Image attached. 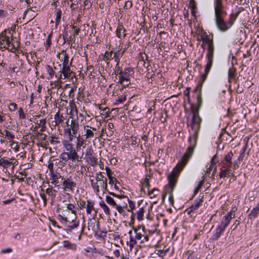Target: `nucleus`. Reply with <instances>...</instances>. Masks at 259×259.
<instances>
[{
    "label": "nucleus",
    "instance_id": "61",
    "mask_svg": "<svg viewBox=\"0 0 259 259\" xmlns=\"http://www.w3.org/2000/svg\"><path fill=\"white\" fill-rule=\"evenodd\" d=\"M193 252V250H189L186 253V255H188L187 259H194V254Z\"/></svg>",
    "mask_w": 259,
    "mask_h": 259
},
{
    "label": "nucleus",
    "instance_id": "58",
    "mask_svg": "<svg viewBox=\"0 0 259 259\" xmlns=\"http://www.w3.org/2000/svg\"><path fill=\"white\" fill-rule=\"evenodd\" d=\"M127 202L129 205V207L130 208V209H127V211H130L131 210H134L135 208V204L132 200L129 199L127 198Z\"/></svg>",
    "mask_w": 259,
    "mask_h": 259
},
{
    "label": "nucleus",
    "instance_id": "46",
    "mask_svg": "<svg viewBox=\"0 0 259 259\" xmlns=\"http://www.w3.org/2000/svg\"><path fill=\"white\" fill-rule=\"evenodd\" d=\"M7 30H5L0 33V44H2L3 42L5 41V40L8 39V36L6 35Z\"/></svg>",
    "mask_w": 259,
    "mask_h": 259
},
{
    "label": "nucleus",
    "instance_id": "55",
    "mask_svg": "<svg viewBox=\"0 0 259 259\" xmlns=\"http://www.w3.org/2000/svg\"><path fill=\"white\" fill-rule=\"evenodd\" d=\"M121 43L119 42V45L118 46L114 48H112L111 51L114 54L115 53L121 54V53H122V51H121L122 49V46H121Z\"/></svg>",
    "mask_w": 259,
    "mask_h": 259
},
{
    "label": "nucleus",
    "instance_id": "4",
    "mask_svg": "<svg viewBox=\"0 0 259 259\" xmlns=\"http://www.w3.org/2000/svg\"><path fill=\"white\" fill-rule=\"evenodd\" d=\"M190 88H187L184 91V95L186 98L184 99L185 108L186 110L190 111V115L191 116V119L188 117L187 119V124L189 127L188 131L189 132V137H192L191 143L194 148V103L191 100L190 96Z\"/></svg>",
    "mask_w": 259,
    "mask_h": 259
},
{
    "label": "nucleus",
    "instance_id": "11",
    "mask_svg": "<svg viewBox=\"0 0 259 259\" xmlns=\"http://www.w3.org/2000/svg\"><path fill=\"white\" fill-rule=\"evenodd\" d=\"M107 181L106 178H105L104 180H99L96 182H95L93 180H90L91 187L96 195H98L100 192V187L103 188L107 184Z\"/></svg>",
    "mask_w": 259,
    "mask_h": 259
},
{
    "label": "nucleus",
    "instance_id": "39",
    "mask_svg": "<svg viewBox=\"0 0 259 259\" xmlns=\"http://www.w3.org/2000/svg\"><path fill=\"white\" fill-rule=\"evenodd\" d=\"M89 127L92 128L91 127L89 126V125L84 126V130L86 131V133L85 134L86 139H89L90 138H92L94 137V132L89 128Z\"/></svg>",
    "mask_w": 259,
    "mask_h": 259
},
{
    "label": "nucleus",
    "instance_id": "9",
    "mask_svg": "<svg viewBox=\"0 0 259 259\" xmlns=\"http://www.w3.org/2000/svg\"><path fill=\"white\" fill-rule=\"evenodd\" d=\"M93 150L91 148L87 149L85 152V158L89 164L92 166H94L98 163V159L93 155Z\"/></svg>",
    "mask_w": 259,
    "mask_h": 259
},
{
    "label": "nucleus",
    "instance_id": "48",
    "mask_svg": "<svg viewBox=\"0 0 259 259\" xmlns=\"http://www.w3.org/2000/svg\"><path fill=\"white\" fill-rule=\"evenodd\" d=\"M69 114L70 115V116L68 118L67 121L66 122H68L69 123L70 119H72V117L74 116H77V110L75 109H71L70 111L69 112Z\"/></svg>",
    "mask_w": 259,
    "mask_h": 259
},
{
    "label": "nucleus",
    "instance_id": "5",
    "mask_svg": "<svg viewBox=\"0 0 259 259\" xmlns=\"http://www.w3.org/2000/svg\"><path fill=\"white\" fill-rule=\"evenodd\" d=\"M134 74L133 68L130 67H126L122 71H120L118 76V83L122 85L123 88L127 87L130 83L126 84H123L124 81H129L130 78Z\"/></svg>",
    "mask_w": 259,
    "mask_h": 259
},
{
    "label": "nucleus",
    "instance_id": "27",
    "mask_svg": "<svg viewBox=\"0 0 259 259\" xmlns=\"http://www.w3.org/2000/svg\"><path fill=\"white\" fill-rule=\"evenodd\" d=\"M225 230V228L218 225L213 236V239H218L221 236L222 234L224 232Z\"/></svg>",
    "mask_w": 259,
    "mask_h": 259
},
{
    "label": "nucleus",
    "instance_id": "38",
    "mask_svg": "<svg viewBox=\"0 0 259 259\" xmlns=\"http://www.w3.org/2000/svg\"><path fill=\"white\" fill-rule=\"evenodd\" d=\"M125 50L122 51L121 54L115 53L113 54V58L114 61L116 62V64H119L120 60L122 58Z\"/></svg>",
    "mask_w": 259,
    "mask_h": 259
},
{
    "label": "nucleus",
    "instance_id": "42",
    "mask_svg": "<svg viewBox=\"0 0 259 259\" xmlns=\"http://www.w3.org/2000/svg\"><path fill=\"white\" fill-rule=\"evenodd\" d=\"M106 202L110 205L114 207L115 205H116V203L113 198L110 196L107 195L106 196Z\"/></svg>",
    "mask_w": 259,
    "mask_h": 259
},
{
    "label": "nucleus",
    "instance_id": "53",
    "mask_svg": "<svg viewBox=\"0 0 259 259\" xmlns=\"http://www.w3.org/2000/svg\"><path fill=\"white\" fill-rule=\"evenodd\" d=\"M67 207V209L70 210L72 213L76 214L77 209L74 204L72 203H68Z\"/></svg>",
    "mask_w": 259,
    "mask_h": 259
},
{
    "label": "nucleus",
    "instance_id": "47",
    "mask_svg": "<svg viewBox=\"0 0 259 259\" xmlns=\"http://www.w3.org/2000/svg\"><path fill=\"white\" fill-rule=\"evenodd\" d=\"M39 121L40 123H41V125H40L41 128L39 130V132L41 133V132L45 131L47 129L46 119V118L41 119L39 120Z\"/></svg>",
    "mask_w": 259,
    "mask_h": 259
},
{
    "label": "nucleus",
    "instance_id": "36",
    "mask_svg": "<svg viewBox=\"0 0 259 259\" xmlns=\"http://www.w3.org/2000/svg\"><path fill=\"white\" fill-rule=\"evenodd\" d=\"M59 158L65 162L69 161V152H63L59 155Z\"/></svg>",
    "mask_w": 259,
    "mask_h": 259
},
{
    "label": "nucleus",
    "instance_id": "63",
    "mask_svg": "<svg viewBox=\"0 0 259 259\" xmlns=\"http://www.w3.org/2000/svg\"><path fill=\"white\" fill-rule=\"evenodd\" d=\"M18 112H19V116L20 118H21V119L25 118V117H26L25 114L24 112H23V109L21 108H19Z\"/></svg>",
    "mask_w": 259,
    "mask_h": 259
},
{
    "label": "nucleus",
    "instance_id": "12",
    "mask_svg": "<svg viewBox=\"0 0 259 259\" xmlns=\"http://www.w3.org/2000/svg\"><path fill=\"white\" fill-rule=\"evenodd\" d=\"M69 224L66 225V227L65 229V231L68 234L71 233L72 232L73 230L77 228L79 226V221L76 220V217L74 220H72L71 222L69 223Z\"/></svg>",
    "mask_w": 259,
    "mask_h": 259
},
{
    "label": "nucleus",
    "instance_id": "21",
    "mask_svg": "<svg viewBox=\"0 0 259 259\" xmlns=\"http://www.w3.org/2000/svg\"><path fill=\"white\" fill-rule=\"evenodd\" d=\"M64 120V117L62 114H60L59 112L56 113L54 116V120L52 121V125L57 126L61 123Z\"/></svg>",
    "mask_w": 259,
    "mask_h": 259
},
{
    "label": "nucleus",
    "instance_id": "13",
    "mask_svg": "<svg viewBox=\"0 0 259 259\" xmlns=\"http://www.w3.org/2000/svg\"><path fill=\"white\" fill-rule=\"evenodd\" d=\"M69 125L70 126H68L67 127H69V128L72 130V131L73 132V134H77L79 128L77 115L72 117Z\"/></svg>",
    "mask_w": 259,
    "mask_h": 259
},
{
    "label": "nucleus",
    "instance_id": "33",
    "mask_svg": "<svg viewBox=\"0 0 259 259\" xmlns=\"http://www.w3.org/2000/svg\"><path fill=\"white\" fill-rule=\"evenodd\" d=\"M77 150H75L74 151L69 152V163H73V162H76V159L78 158V154L77 153Z\"/></svg>",
    "mask_w": 259,
    "mask_h": 259
},
{
    "label": "nucleus",
    "instance_id": "60",
    "mask_svg": "<svg viewBox=\"0 0 259 259\" xmlns=\"http://www.w3.org/2000/svg\"><path fill=\"white\" fill-rule=\"evenodd\" d=\"M105 178L104 176L102 174L101 172H99L98 173H97L96 176V181H99V180H104V179Z\"/></svg>",
    "mask_w": 259,
    "mask_h": 259
},
{
    "label": "nucleus",
    "instance_id": "18",
    "mask_svg": "<svg viewBox=\"0 0 259 259\" xmlns=\"http://www.w3.org/2000/svg\"><path fill=\"white\" fill-rule=\"evenodd\" d=\"M61 56L60 61L62 62V66L63 65H72V62H69V56L66 54V50H63L62 51L61 53L60 54Z\"/></svg>",
    "mask_w": 259,
    "mask_h": 259
},
{
    "label": "nucleus",
    "instance_id": "50",
    "mask_svg": "<svg viewBox=\"0 0 259 259\" xmlns=\"http://www.w3.org/2000/svg\"><path fill=\"white\" fill-rule=\"evenodd\" d=\"M104 54H105V56H106L105 62H106L108 60H111L113 59V56L114 53L112 52V51H111L110 52L106 51Z\"/></svg>",
    "mask_w": 259,
    "mask_h": 259
},
{
    "label": "nucleus",
    "instance_id": "14",
    "mask_svg": "<svg viewBox=\"0 0 259 259\" xmlns=\"http://www.w3.org/2000/svg\"><path fill=\"white\" fill-rule=\"evenodd\" d=\"M234 156L233 153L232 152L228 153L224 157V160L222 161L223 167H231L232 164V158Z\"/></svg>",
    "mask_w": 259,
    "mask_h": 259
},
{
    "label": "nucleus",
    "instance_id": "8",
    "mask_svg": "<svg viewBox=\"0 0 259 259\" xmlns=\"http://www.w3.org/2000/svg\"><path fill=\"white\" fill-rule=\"evenodd\" d=\"M235 209L232 208L229 212H227L223 217L220 224L219 226L226 229L230 224L231 220L235 217Z\"/></svg>",
    "mask_w": 259,
    "mask_h": 259
},
{
    "label": "nucleus",
    "instance_id": "17",
    "mask_svg": "<svg viewBox=\"0 0 259 259\" xmlns=\"http://www.w3.org/2000/svg\"><path fill=\"white\" fill-rule=\"evenodd\" d=\"M76 134H73V132L69 127H65L64 129V136L67 139V141H72L74 137H76Z\"/></svg>",
    "mask_w": 259,
    "mask_h": 259
},
{
    "label": "nucleus",
    "instance_id": "24",
    "mask_svg": "<svg viewBox=\"0 0 259 259\" xmlns=\"http://www.w3.org/2000/svg\"><path fill=\"white\" fill-rule=\"evenodd\" d=\"M105 170L107 173V177L109 179V184L110 185H112L114 182H117V179L111 176V170L109 167L106 166Z\"/></svg>",
    "mask_w": 259,
    "mask_h": 259
},
{
    "label": "nucleus",
    "instance_id": "40",
    "mask_svg": "<svg viewBox=\"0 0 259 259\" xmlns=\"http://www.w3.org/2000/svg\"><path fill=\"white\" fill-rule=\"evenodd\" d=\"M126 100V96L122 95L120 96H118L115 101L114 104L116 105H118L120 104L123 103Z\"/></svg>",
    "mask_w": 259,
    "mask_h": 259
},
{
    "label": "nucleus",
    "instance_id": "2",
    "mask_svg": "<svg viewBox=\"0 0 259 259\" xmlns=\"http://www.w3.org/2000/svg\"><path fill=\"white\" fill-rule=\"evenodd\" d=\"M192 137H190L188 139L189 143V146L187 148L185 153L183 157L179 161L176 166L169 173L167 177L168 181V185L165 186V193L169 194L168 200L170 204L173 205L174 203V197L172 192L175 189V186L177 182V179L179 176V174L184 166L187 163L189 160L191 158L194 151V148L192 146L191 143Z\"/></svg>",
    "mask_w": 259,
    "mask_h": 259
},
{
    "label": "nucleus",
    "instance_id": "6",
    "mask_svg": "<svg viewBox=\"0 0 259 259\" xmlns=\"http://www.w3.org/2000/svg\"><path fill=\"white\" fill-rule=\"evenodd\" d=\"M197 105L195 104V141L196 140L197 135L200 130V124L202 121L201 118L198 115L199 108L200 107L202 104V98L201 96V92L199 91V93L197 95ZM196 144V143H195Z\"/></svg>",
    "mask_w": 259,
    "mask_h": 259
},
{
    "label": "nucleus",
    "instance_id": "62",
    "mask_svg": "<svg viewBox=\"0 0 259 259\" xmlns=\"http://www.w3.org/2000/svg\"><path fill=\"white\" fill-rule=\"evenodd\" d=\"M55 164L58 165L59 168H62L66 165V162L60 160L58 162L57 161L55 162Z\"/></svg>",
    "mask_w": 259,
    "mask_h": 259
},
{
    "label": "nucleus",
    "instance_id": "44",
    "mask_svg": "<svg viewBox=\"0 0 259 259\" xmlns=\"http://www.w3.org/2000/svg\"><path fill=\"white\" fill-rule=\"evenodd\" d=\"M13 159H12V158H11L10 160L5 159L4 158H3L2 166H3V167L5 168L10 167L11 166V164L12 163V162L11 160H12Z\"/></svg>",
    "mask_w": 259,
    "mask_h": 259
},
{
    "label": "nucleus",
    "instance_id": "26",
    "mask_svg": "<svg viewBox=\"0 0 259 259\" xmlns=\"http://www.w3.org/2000/svg\"><path fill=\"white\" fill-rule=\"evenodd\" d=\"M230 168L227 167H223L220 169L219 176L221 178H225L227 175H233V173L230 172Z\"/></svg>",
    "mask_w": 259,
    "mask_h": 259
},
{
    "label": "nucleus",
    "instance_id": "29",
    "mask_svg": "<svg viewBox=\"0 0 259 259\" xmlns=\"http://www.w3.org/2000/svg\"><path fill=\"white\" fill-rule=\"evenodd\" d=\"M51 178L52 180V184L56 185L59 183V179L63 177H62L60 174L55 172L52 173V174L51 175Z\"/></svg>",
    "mask_w": 259,
    "mask_h": 259
},
{
    "label": "nucleus",
    "instance_id": "23",
    "mask_svg": "<svg viewBox=\"0 0 259 259\" xmlns=\"http://www.w3.org/2000/svg\"><path fill=\"white\" fill-rule=\"evenodd\" d=\"M259 214V203L257 204V205L253 207L250 213L248 214V218L250 219H252L255 218L258 214Z\"/></svg>",
    "mask_w": 259,
    "mask_h": 259
},
{
    "label": "nucleus",
    "instance_id": "56",
    "mask_svg": "<svg viewBox=\"0 0 259 259\" xmlns=\"http://www.w3.org/2000/svg\"><path fill=\"white\" fill-rule=\"evenodd\" d=\"M10 144V146L12 149H14L15 152H17L19 150V147L18 146V143L17 142L12 141Z\"/></svg>",
    "mask_w": 259,
    "mask_h": 259
},
{
    "label": "nucleus",
    "instance_id": "57",
    "mask_svg": "<svg viewBox=\"0 0 259 259\" xmlns=\"http://www.w3.org/2000/svg\"><path fill=\"white\" fill-rule=\"evenodd\" d=\"M219 162L218 156L217 154L214 155L211 158L210 161V164L213 166H216V164Z\"/></svg>",
    "mask_w": 259,
    "mask_h": 259
},
{
    "label": "nucleus",
    "instance_id": "30",
    "mask_svg": "<svg viewBox=\"0 0 259 259\" xmlns=\"http://www.w3.org/2000/svg\"><path fill=\"white\" fill-rule=\"evenodd\" d=\"M46 192L51 197L52 201L53 202L56 198L55 193L57 192V190L53 188H49L46 190Z\"/></svg>",
    "mask_w": 259,
    "mask_h": 259
},
{
    "label": "nucleus",
    "instance_id": "10",
    "mask_svg": "<svg viewBox=\"0 0 259 259\" xmlns=\"http://www.w3.org/2000/svg\"><path fill=\"white\" fill-rule=\"evenodd\" d=\"M62 185L64 187V191L70 190L73 191L74 188L76 187V184L71 179V177L69 178H61Z\"/></svg>",
    "mask_w": 259,
    "mask_h": 259
},
{
    "label": "nucleus",
    "instance_id": "1",
    "mask_svg": "<svg viewBox=\"0 0 259 259\" xmlns=\"http://www.w3.org/2000/svg\"><path fill=\"white\" fill-rule=\"evenodd\" d=\"M196 33L197 35V40L198 41H202L201 46L202 47L206 46L207 48V64L204 69L202 68L201 66L199 65L198 63L197 64H195V67L198 68L200 73V77L199 78L197 85L195 88V92L197 91H201L202 84L206 80L212 65L214 50L212 36L208 35L207 33L204 31L199 26L197 27L195 33ZM196 63L195 62V63Z\"/></svg>",
    "mask_w": 259,
    "mask_h": 259
},
{
    "label": "nucleus",
    "instance_id": "51",
    "mask_svg": "<svg viewBox=\"0 0 259 259\" xmlns=\"http://www.w3.org/2000/svg\"><path fill=\"white\" fill-rule=\"evenodd\" d=\"M50 141L52 145H57L60 143V141L58 140V138L56 136H52L50 137Z\"/></svg>",
    "mask_w": 259,
    "mask_h": 259
},
{
    "label": "nucleus",
    "instance_id": "45",
    "mask_svg": "<svg viewBox=\"0 0 259 259\" xmlns=\"http://www.w3.org/2000/svg\"><path fill=\"white\" fill-rule=\"evenodd\" d=\"M236 75V69L234 67H231L228 71V77L229 78L233 79L235 77Z\"/></svg>",
    "mask_w": 259,
    "mask_h": 259
},
{
    "label": "nucleus",
    "instance_id": "52",
    "mask_svg": "<svg viewBox=\"0 0 259 259\" xmlns=\"http://www.w3.org/2000/svg\"><path fill=\"white\" fill-rule=\"evenodd\" d=\"M46 70L48 74L49 75V77L52 78L55 74V71H54L53 68L50 65H47Z\"/></svg>",
    "mask_w": 259,
    "mask_h": 259
},
{
    "label": "nucleus",
    "instance_id": "16",
    "mask_svg": "<svg viewBox=\"0 0 259 259\" xmlns=\"http://www.w3.org/2000/svg\"><path fill=\"white\" fill-rule=\"evenodd\" d=\"M125 29L121 24H119L115 31L116 36L120 39L124 38L126 34L125 33Z\"/></svg>",
    "mask_w": 259,
    "mask_h": 259
},
{
    "label": "nucleus",
    "instance_id": "7",
    "mask_svg": "<svg viewBox=\"0 0 259 259\" xmlns=\"http://www.w3.org/2000/svg\"><path fill=\"white\" fill-rule=\"evenodd\" d=\"M189 8L191 10V13L192 18L191 20L188 19L189 11L188 10L184 9V15L185 18L187 19L188 23L189 25L190 28L191 30V33H193L192 31V20L194 22V0H190L188 4Z\"/></svg>",
    "mask_w": 259,
    "mask_h": 259
},
{
    "label": "nucleus",
    "instance_id": "35",
    "mask_svg": "<svg viewBox=\"0 0 259 259\" xmlns=\"http://www.w3.org/2000/svg\"><path fill=\"white\" fill-rule=\"evenodd\" d=\"M63 246L68 249L75 250L76 248V245L75 244H72L68 240H64L63 242Z\"/></svg>",
    "mask_w": 259,
    "mask_h": 259
},
{
    "label": "nucleus",
    "instance_id": "59",
    "mask_svg": "<svg viewBox=\"0 0 259 259\" xmlns=\"http://www.w3.org/2000/svg\"><path fill=\"white\" fill-rule=\"evenodd\" d=\"M137 244V240L134 238L132 236L130 237V244L129 246L133 247L135 245Z\"/></svg>",
    "mask_w": 259,
    "mask_h": 259
},
{
    "label": "nucleus",
    "instance_id": "25",
    "mask_svg": "<svg viewBox=\"0 0 259 259\" xmlns=\"http://www.w3.org/2000/svg\"><path fill=\"white\" fill-rule=\"evenodd\" d=\"M75 137L76 138V144L75 148L77 151H79L81 147L84 145L85 141V140H84L79 134Z\"/></svg>",
    "mask_w": 259,
    "mask_h": 259
},
{
    "label": "nucleus",
    "instance_id": "37",
    "mask_svg": "<svg viewBox=\"0 0 259 259\" xmlns=\"http://www.w3.org/2000/svg\"><path fill=\"white\" fill-rule=\"evenodd\" d=\"M169 247L164 246L163 249H157L156 254L160 257L164 256L169 250Z\"/></svg>",
    "mask_w": 259,
    "mask_h": 259
},
{
    "label": "nucleus",
    "instance_id": "3",
    "mask_svg": "<svg viewBox=\"0 0 259 259\" xmlns=\"http://www.w3.org/2000/svg\"><path fill=\"white\" fill-rule=\"evenodd\" d=\"M214 20L217 28L221 32H226L231 27V24L224 20L227 14L223 0H213Z\"/></svg>",
    "mask_w": 259,
    "mask_h": 259
},
{
    "label": "nucleus",
    "instance_id": "20",
    "mask_svg": "<svg viewBox=\"0 0 259 259\" xmlns=\"http://www.w3.org/2000/svg\"><path fill=\"white\" fill-rule=\"evenodd\" d=\"M71 141L63 140L62 142L63 147L65 149L66 152H71L76 150L73 148V145Z\"/></svg>",
    "mask_w": 259,
    "mask_h": 259
},
{
    "label": "nucleus",
    "instance_id": "22",
    "mask_svg": "<svg viewBox=\"0 0 259 259\" xmlns=\"http://www.w3.org/2000/svg\"><path fill=\"white\" fill-rule=\"evenodd\" d=\"M217 171V166L210 164L205 171V175L209 178H213Z\"/></svg>",
    "mask_w": 259,
    "mask_h": 259
},
{
    "label": "nucleus",
    "instance_id": "41",
    "mask_svg": "<svg viewBox=\"0 0 259 259\" xmlns=\"http://www.w3.org/2000/svg\"><path fill=\"white\" fill-rule=\"evenodd\" d=\"M239 15V12H236L235 13H231L229 16V19L228 20V23H230L231 24V26L233 25L234 22L236 20Z\"/></svg>",
    "mask_w": 259,
    "mask_h": 259
},
{
    "label": "nucleus",
    "instance_id": "28",
    "mask_svg": "<svg viewBox=\"0 0 259 259\" xmlns=\"http://www.w3.org/2000/svg\"><path fill=\"white\" fill-rule=\"evenodd\" d=\"M87 206H86V212L88 214H90L92 210H94L95 202L92 200H87Z\"/></svg>",
    "mask_w": 259,
    "mask_h": 259
},
{
    "label": "nucleus",
    "instance_id": "54",
    "mask_svg": "<svg viewBox=\"0 0 259 259\" xmlns=\"http://www.w3.org/2000/svg\"><path fill=\"white\" fill-rule=\"evenodd\" d=\"M139 229L136 228H134V233L136 234L135 238L136 240H140L143 237V235H142L141 233H138Z\"/></svg>",
    "mask_w": 259,
    "mask_h": 259
},
{
    "label": "nucleus",
    "instance_id": "49",
    "mask_svg": "<svg viewBox=\"0 0 259 259\" xmlns=\"http://www.w3.org/2000/svg\"><path fill=\"white\" fill-rule=\"evenodd\" d=\"M58 220L66 227V225H67L69 222L66 217H63L61 215H59Z\"/></svg>",
    "mask_w": 259,
    "mask_h": 259
},
{
    "label": "nucleus",
    "instance_id": "43",
    "mask_svg": "<svg viewBox=\"0 0 259 259\" xmlns=\"http://www.w3.org/2000/svg\"><path fill=\"white\" fill-rule=\"evenodd\" d=\"M144 213V209L143 207L140 208L137 211V218L139 221H141V220H143Z\"/></svg>",
    "mask_w": 259,
    "mask_h": 259
},
{
    "label": "nucleus",
    "instance_id": "32",
    "mask_svg": "<svg viewBox=\"0 0 259 259\" xmlns=\"http://www.w3.org/2000/svg\"><path fill=\"white\" fill-rule=\"evenodd\" d=\"M2 134L5 135L6 138L11 142L15 138V135L7 130H5L3 132H1Z\"/></svg>",
    "mask_w": 259,
    "mask_h": 259
},
{
    "label": "nucleus",
    "instance_id": "64",
    "mask_svg": "<svg viewBox=\"0 0 259 259\" xmlns=\"http://www.w3.org/2000/svg\"><path fill=\"white\" fill-rule=\"evenodd\" d=\"M114 207H115L116 208V209L117 210V211L120 213H123L124 212V210L122 208V207L121 206V205H115Z\"/></svg>",
    "mask_w": 259,
    "mask_h": 259
},
{
    "label": "nucleus",
    "instance_id": "19",
    "mask_svg": "<svg viewBox=\"0 0 259 259\" xmlns=\"http://www.w3.org/2000/svg\"><path fill=\"white\" fill-rule=\"evenodd\" d=\"M194 205H192L190 207L188 208L185 211L186 219L188 220V221H190L191 223H193V218H192V216L194 213Z\"/></svg>",
    "mask_w": 259,
    "mask_h": 259
},
{
    "label": "nucleus",
    "instance_id": "31",
    "mask_svg": "<svg viewBox=\"0 0 259 259\" xmlns=\"http://www.w3.org/2000/svg\"><path fill=\"white\" fill-rule=\"evenodd\" d=\"M247 145L246 143L245 145L243 146L242 148L240 153L239 154V156L238 158V161H241L244 159V158L245 157V155L246 154V151L247 150Z\"/></svg>",
    "mask_w": 259,
    "mask_h": 259
},
{
    "label": "nucleus",
    "instance_id": "34",
    "mask_svg": "<svg viewBox=\"0 0 259 259\" xmlns=\"http://www.w3.org/2000/svg\"><path fill=\"white\" fill-rule=\"evenodd\" d=\"M55 25L57 27L60 22V20L62 16V11L59 9H56V12L55 14Z\"/></svg>",
    "mask_w": 259,
    "mask_h": 259
},
{
    "label": "nucleus",
    "instance_id": "15",
    "mask_svg": "<svg viewBox=\"0 0 259 259\" xmlns=\"http://www.w3.org/2000/svg\"><path fill=\"white\" fill-rule=\"evenodd\" d=\"M72 65L62 66L61 73L63 74L65 78H69L72 77L73 72L71 70L70 66Z\"/></svg>",
    "mask_w": 259,
    "mask_h": 259
}]
</instances>
